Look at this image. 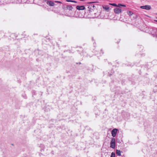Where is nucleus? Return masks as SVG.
<instances>
[{
  "instance_id": "0eeeda50",
  "label": "nucleus",
  "mask_w": 157,
  "mask_h": 157,
  "mask_svg": "<svg viewBox=\"0 0 157 157\" xmlns=\"http://www.w3.org/2000/svg\"><path fill=\"white\" fill-rule=\"evenodd\" d=\"M102 7L104 9H105V10H106L107 11H108L109 9V6L106 5H105L103 6Z\"/></svg>"
},
{
  "instance_id": "aec40b11",
  "label": "nucleus",
  "mask_w": 157,
  "mask_h": 157,
  "mask_svg": "<svg viewBox=\"0 0 157 157\" xmlns=\"http://www.w3.org/2000/svg\"><path fill=\"white\" fill-rule=\"evenodd\" d=\"M82 16H82V15L81 16V17H82Z\"/></svg>"
},
{
  "instance_id": "7ed1b4c3",
  "label": "nucleus",
  "mask_w": 157,
  "mask_h": 157,
  "mask_svg": "<svg viewBox=\"0 0 157 157\" xmlns=\"http://www.w3.org/2000/svg\"><path fill=\"white\" fill-rule=\"evenodd\" d=\"M114 12L117 14H119L121 12V9L119 8H116L114 10Z\"/></svg>"
},
{
  "instance_id": "39448f33",
  "label": "nucleus",
  "mask_w": 157,
  "mask_h": 157,
  "mask_svg": "<svg viewBox=\"0 0 157 157\" xmlns=\"http://www.w3.org/2000/svg\"><path fill=\"white\" fill-rule=\"evenodd\" d=\"M95 6L93 4L90 5L88 6V8L89 9V11L90 12H91L92 10H93L94 8L95 7Z\"/></svg>"
},
{
  "instance_id": "20e7f679",
  "label": "nucleus",
  "mask_w": 157,
  "mask_h": 157,
  "mask_svg": "<svg viewBox=\"0 0 157 157\" xmlns=\"http://www.w3.org/2000/svg\"><path fill=\"white\" fill-rule=\"evenodd\" d=\"M140 8L141 9H145L147 10H149L151 8V6L149 5H145L144 6H142L140 7Z\"/></svg>"
},
{
  "instance_id": "f8f14e48",
  "label": "nucleus",
  "mask_w": 157,
  "mask_h": 157,
  "mask_svg": "<svg viewBox=\"0 0 157 157\" xmlns=\"http://www.w3.org/2000/svg\"><path fill=\"white\" fill-rule=\"evenodd\" d=\"M67 8L68 10H71L73 8L71 6H67Z\"/></svg>"
},
{
  "instance_id": "423d86ee",
  "label": "nucleus",
  "mask_w": 157,
  "mask_h": 157,
  "mask_svg": "<svg viewBox=\"0 0 157 157\" xmlns=\"http://www.w3.org/2000/svg\"><path fill=\"white\" fill-rule=\"evenodd\" d=\"M47 3L50 6H53L55 4L52 1H47Z\"/></svg>"
},
{
  "instance_id": "6e6552de",
  "label": "nucleus",
  "mask_w": 157,
  "mask_h": 157,
  "mask_svg": "<svg viewBox=\"0 0 157 157\" xmlns=\"http://www.w3.org/2000/svg\"><path fill=\"white\" fill-rule=\"evenodd\" d=\"M121 151L119 150H116V153L117 155L118 156H121Z\"/></svg>"
},
{
  "instance_id": "ddd939ff",
  "label": "nucleus",
  "mask_w": 157,
  "mask_h": 157,
  "mask_svg": "<svg viewBox=\"0 0 157 157\" xmlns=\"http://www.w3.org/2000/svg\"><path fill=\"white\" fill-rule=\"evenodd\" d=\"M66 1H67V2H75V3H76L77 2L75 1L71 0H66Z\"/></svg>"
},
{
  "instance_id": "f3484780",
  "label": "nucleus",
  "mask_w": 157,
  "mask_h": 157,
  "mask_svg": "<svg viewBox=\"0 0 157 157\" xmlns=\"http://www.w3.org/2000/svg\"><path fill=\"white\" fill-rule=\"evenodd\" d=\"M76 8L77 10H78V6H77Z\"/></svg>"
},
{
  "instance_id": "f257e3e1",
  "label": "nucleus",
  "mask_w": 157,
  "mask_h": 157,
  "mask_svg": "<svg viewBox=\"0 0 157 157\" xmlns=\"http://www.w3.org/2000/svg\"><path fill=\"white\" fill-rule=\"evenodd\" d=\"M116 140L115 138L112 139L110 142V147L113 148H114L115 147Z\"/></svg>"
},
{
  "instance_id": "9d476101",
  "label": "nucleus",
  "mask_w": 157,
  "mask_h": 157,
  "mask_svg": "<svg viewBox=\"0 0 157 157\" xmlns=\"http://www.w3.org/2000/svg\"><path fill=\"white\" fill-rule=\"evenodd\" d=\"M117 6L120 8L121 7V6H123L125 7H126V6L124 5H122L121 4H119L117 5Z\"/></svg>"
},
{
  "instance_id": "f03ea898",
  "label": "nucleus",
  "mask_w": 157,
  "mask_h": 157,
  "mask_svg": "<svg viewBox=\"0 0 157 157\" xmlns=\"http://www.w3.org/2000/svg\"><path fill=\"white\" fill-rule=\"evenodd\" d=\"M117 131V129L116 128L113 129L111 131V134L113 137H115L116 135Z\"/></svg>"
},
{
  "instance_id": "9b49d317",
  "label": "nucleus",
  "mask_w": 157,
  "mask_h": 157,
  "mask_svg": "<svg viewBox=\"0 0 157 157\" xmlns=\"http://www.w3.org/2000/svg\"><path fill=\"white\" fill-rule=\"evenodd\" d=\"M127 13V14L129 16H132L133 14V13L132 12L129 11H128Z\"/></svg>"
},
{
  "instance_id": "1a4fd4ad",
  "label": "nucleus",
  "mask_w": 157,
  "mask_h": 157,
  "mask_svg": "<svg viewBox=\"0 0 157 157\" xmlns=\"http://www.w3.org/2000/svg\"><path fill=\"white\" fill-rule=\"evenodd\" d=\"M85 9V7L84 6H79V10H84Z\"/></svg>"
},
{
  "instance_id": "412c9836",
  "label": "nucleus",
  "mask_w": 157,
  "mask_h": 157,
  "mask_svg": "<svg viewBox=\"0 0 157 157\" xmlns=\"http://www.w3.org/2000/svg\"><path fill=\"white\" fill-rule=\"evenodd\" d=\"M155 21H156L157 22V20H155Z\"/></svg>"
},
{
  "instance_id": "4468645a",
  "label": "nucleus",
  "mask_w": 157,
  "mask_h": 157,
  "mask_svg": "<svg viewBox=\"0 0 157 157\" xmlns=\"http://www.w3.org/2000/svg\"><path fill=\"white\" fill-rule=\"evenodd\" d=\"M115 154L113 152L111 153V156L110 157H115Z\"/></svg>"
},
{
  "instance_id": "6ab92c4d",
  "label": "nucleus",
  "mask_w": 157,
  "mask_h": 157,
  "mask_svg": "<svg viewBox=\"0 0 157 157\" xmlns=\"http://www.w3.org/2000/svg\"><path fill=\"white\" fill-rule=\"evenodd\" d=\"M81 13V12L80 11L79 12V13Z\"/></svg>"
},
{
  "instance_id": "a211bd4d",
  "label": "nucleus",
  "mask_w": 157,
  "mask_h": 157,
  "mask_svg": "<svg viewBox=\"0 0 157 157\" xmlns=\"http://www.w3.org/2000/svg\"><path fill=\"white\" fill-rule=\"evenodd\" d=\"M93 2H90V3H93Z\"/></svg>"
},
{
  "instance_id": "dca6fc26",
  "label": "nucleus",
  "mask_w": 157,
  "mask_h": 157,
  "mask_svg": "<svg viewBox=\"0 0 157 157\" xmlns=\"http://www.w3.org/2000/svg\"><path fill=\"white\" fill-rule=\"evenodd\" d=\"M55 2H59V3H61V2H60V1H56Z\"/></svg>"
},
{
  "instance_id": "2eb2a0df",
  "label": "nucleus",
  "mask_w": 157,
  "mask_h": 157,
  "mask_svg": "<svg viewBox=\"0 0 157 157\" xmlns=\"http://www.w3.org/2000/svg\"><path fill=\"white\" fill-rule=\"evenodd\" d=\"M110 5H112L113 6H117V5L115 3H112V4H110Z\"/></svg>"
}]
</instances>
